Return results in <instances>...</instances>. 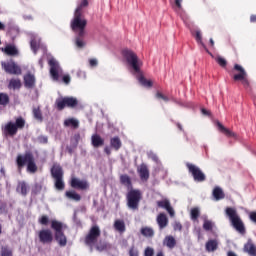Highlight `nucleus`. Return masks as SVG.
Returning <instances> with one entry per match:
<instances>
[{
  "mask_svg": "<svg viewBox=\"0 0 256 256\" xmlns=\"http://www.w3.org/2000/svg\"><path fill=\"white\" fill-rule=\"evenodd\" d=\"M1 256H13V250L9 246H2L0 251Z\"/></svg>",
  "mask_w": 256,
  "mask_h": 256,
  "instance_id": "obj_42",
  "label": "nucleus"
},
{
  "mask_svg": "<svg viewBox=\"0 0 256 256\" xmlns=\"http://www.w3.org/2000/svg\"><path fill=\"white\" fill-rule=\"evenodd\" d=\"M202 47L206 51V53H208V55H211L212 57H214L213 53H211V51H209V49L207 48V46L205 44H202Z\"/></svg>",
  "mask_w": 256,
  "mask_h": 256,
  "instance_id": "obj_56",
  "label": "nucleus"
},
{
  "mask_svg": "<svg viewBox=\"0 0 256 256\" xmlns=\"http://www.w3.org/2000/svg\"><path fill=\"white\" fill-rule=\"evenodd\" d=\"M226 215L229 217L230 223L238 231L241 235H245V224L239 214H237V210L233 208H226Z\"/></svg>",
  "mask_w": 256,
  "mask_h": 256,
  "instance_id": "obj_7",
  "label": "nucleus"
},
{
  "mask_svg": "<svg viewBox=\"0 0 256 256\" xmlns=\"http://www.w3.org/2000/svg\"><path fill=\"white\" fill-rule=\"evenodd\" d=\"M173 229L174 231H182L183 225L181 224V222H174Z\"/></svg>",
  "mask_w": 256,
  "mask_h": 256,
  "instance_id": "obj_51",
  "label": "nucleus"
},
{
  "mask_svg": "<svg viewBox=\"0 0 256 256\" xmlns=\"http://www.w3.org/2000/svg\"><path fill=\"white\" fill-rule=\"evenodd\" d=\"M35 82V75L31 74V72L24 75V87H26V89H33V87H35Z\"/></svg>",
  "mask_w": 256,
  "mask_h": 256,
  "instance_id": "obj_19",
  "label": "nucleus"
},
{
  "mask_svg": "<svg viewBox=\"0 0 256 256\" xmlns=\"http://www.w3.org/2000/svg\"><path fill=\"white\" fill-rule=\"evenodd\" d=\"M89 65H90V67H97V65H98L97 59H95V58L90 59Z\"/></svg>",
  "mask_w": 256,
  "mask_h": 256,
  "instance_id": "obj_54",
  "label": "nucleus"
},
{
  "mask_svg": "<svg viewBox=\"0 0 256 256\" xmlns=\"http://www.w3.org/2000/svg\"><path fill=\"white\" fill-rule=\"evenodd\" d=\"M104 153H106V155H111V148H109L108 146H106L105 148H104Z\"/></svg>",
  "mask_w": 256,
  "mask_h": 256,
  "instance_id": "obj_57",
  "label": "nucleus"
},
{
  "mask_svg": "<svg viewBox=\"0 0 256 256\" xmlns=\"http://www.w3.org/2000/svg\"><path fill=\"white\" fill-rule=\"evenodd\" d=\"M33 117L36 119V121H39L40 123L43 122V113L41 112L40 107L33 108L32 110Z\"/></svg>",
  "mask_w": 256,
  "mask_h": 256,
  "instance_id": "obj_37",
  "label": "nucleus"
},
{
  "mask_svg": "<svg viewBox=\"0 0 256 256\" xmlns=\"http://www.w3.org/2000/svg\"><path fill=\"white\" fill-rule=\"evenodd\" d=\"M217 127L220 133H223V135H225L226 137H237V134H235V132L224 127L223 124H221V122H217Z\"/></svg>",
  "mask_w": 256,
  "mask_h": 256,
  "instance_id": "obj_25",
  "label": "nucleus"
},
{
  "mask_svg": "<svg viewBox=\"0 0 256 256\" xmlns=\"http://www.w3.org/2000/svg\"><path fill=\"white\" fill-rule=\"evenodd\" d=\"M56 108L58 111H63L65 107H69L70 109H75L77 105H79V100L75 97H64V98H59L55 102Z\"/></svg>",
  "mask_w": 256,
  "mask_h": 256,
  "instance_id": "obj_12",
  "label": "nucleus"
},
{
  "mask_svg": "<svg viewBox=\"0 0 256 256\" xmlns=\"http://www.w3.org/2000/svg\"><path fill=\"white\" fill-rule=\"evenodd\" d=\"M63 83H65V85H69V83H71V76L69 75H64L62 78Z\"/></svg>",
  "mask_w": 256,
  "mask_h": 256,
  "instance_id": "obj_53",
  "label": "nucleus"
},
{
  "mask_svg": "<svg viewBox=\"0 0 256 256\" xmlns=\"http://www.w3.org/2000/svg\"><path fill=\"white\" fill-rule=\"evenodd\" d=\"M249 217L253 221V223H256V212H251Z\"/></svg>",
  "mask_w": 256,
  "mask_h": 256,
  "instance_id": "obj_55",
  "label": "nucleus"
},
{
  "mask_svg": "<svg viewBox=\"0 0 256 256\" xmlns=\"http://www.w3.org/2000/svg\"><path fill=\"white\" fill-rule=\"evenodd\" d=\"M97 251H103L105 249V246L96 245Z\"/></svg>",
  "mask_w": 256,
  "mask_h": 256,
  "instance_id": "obj_61",
  "label": "nucleus"
},
{
  "mask_svg": "<svg viewBox=\"0 0 256 256\" xmlns=\"http://www.w3.org/2000/svg\"><path fill=\"white\" fill-rule=\"evenodd\" d=\"M9 94L7 93H0V105H2V107H7V105H9Z\"/></svg>",
  "mask_w": 256,
  "mask_h": 256,
  "instance_id": "obj_39",
  "label": "nucleus"
},
{
  "mask_svg": "<svg viewBox=\"0 0 256 256\" xmlns=\"http://www.w3.org/2000/svg\"><path fill=\"white\" fill-rule=\"evenodd\" d=\"M164 245L168 247V249H175V245H177V240L173 236H166L164 239Z\"/></svg>",
  "mask_w": 256,
  "mask_h": 256,
  "instance_id": "obj_31",
  "label": "nucleus"
},
{
  "mask_svg": "<svg viewBox=\"0 0 256 256\" xmlns=\"http://www.w3.org/2000/svg\"><path fill=\"white\" fill-rule=\"evenodd\" d=\"M38 223H40V225H49V216L47 215H42L39 219H38Z\"/></svg>",
  "mask_w": 256,
  "mask_h": 256,
  "instance_id": "obj_46",
  "label": "nucleus"
},
{
  "mask_svg": "<svg viewBox=\"0 0 256 256\" xmlns=\"http://www.w3.org/2000/svg\"><path fill=\"white\" fill-rule=\"evenodd\" d=\"M155 255V250L151 247H147L144 251V256H153Z\"/></svg>",
  "mask_w": 256,
  "mask_h": 256,
  "instance_id": "obj_50",
  "label": "nucleus"
},
{
  "mask_svg": "<svg viewBox=\"0 0 256 256\" xmlns=\"http://www.w3.org/2000/svg\"><path fill=\"white\" fill-rule=\"evenodd\" d=\"M91 143H92V146L95 147V149H97L105 145V140L102 139V137L99 134H94L91 137Z\"/></svg>",
  "mask_w": 256,
  "mask_h": 256,
  "instance_id": "obj_22",
  "label": "nucleus"
},
{
  "mask_svg": "<svg viewBox=\"0 0 256 256\" xmlns=\"http://www.w3.org/2000/svg\"><path fill=\"white\" fill-rule=\"evenodd\" d=\"M28 189H29V187L27 186V183L22 181V182L18 183L16 191H17V193H21L23 195V197H26V195L28 193Z\"/></svg>",
  "mask_w": 256,
  "mask_h": 256,
  "instance_id": "obj_32",
  "label": "nucleus"
},
{
  "mask_svg": "<svg viewBox=\"0 0 256 256\" xmlns=\"http://www.w3.org/2000/svg\"><path fill=\"white\" fill-rule=\"evenodd\" d=\"M200 216H201V211L199 210V208L194 207L190 210L191 221H198Z\"/></svg>",
  "mask_w": 256,
  "mask_h": 256,
  "instance_id": "obj_36",
  "label": "nucleus"
},
{
  "mask_svg": "<svg viewBox=\"0 0 256 256\" xmlns=\"http://www.w3.org/2000/svg\"><path fill=\"white\" fill-rule=\"evenodd\" d=\"M186 167L188 169V173L192 175L196 183H203L204 181H207V176L205 175V173H203V170H201V168H199L197 165L187 162Z\"/></svg>",
  "mask_w": 256,
  "mask_h": 256,
  "instance_id": "obj_11",
  "label": "nucleus"
},
{
  "mask_svg": "<svg viewBox=\"0 0 256 256\" xmlns=\"http://www.w3.org/2000/svg\"><path fill=\"white\" fill-rule=\"evenodd\" d=\"M101 237V229L98 225H94L90 228L87 235L84 238V243L87 247L90 248L91 251H93V248L95 245H97V241H99V238Z\"/></svg>",
  "mask_w": 256,
  "mask_h": 256,
  "instance_id": "obj_9",
  "label": "nucleus"
},
{
  "mask_svg": "<svg viewBox=\"0 0 256 256\" xmlns=\"http://www.w3.org/2000/svg\"><path fill=\"white\" fill-rule=\"evenodd\" d=\"M195 39L197 41V43H199L200 45H203V36L201 35V31L198 30L195 32Z\"/></svg>",
  "mask_w": 256,
  "mask_h": 256,
  "instance_id": "obj_49",
  "label": "nucleus"
},
{
  "mask_svg": "<svg viewBox=\"0 0 256 256\" xmlns=\"http://www.w3.org/2000/svg\"><path fill=\"white\" fill-rule=\"evenodd\" d=\"M65 198L70 199L71 201H76V202L81 201V195L79 193H76L75 190L66 191Z\"/></svg>",
  "mask_w": 256,
  "mask_h": 256,
  "instance_id": "obj_26",
  "label": "nucleus"
},
{
  "mask_svg": "<svg viewBox=\"0 0 256 256\" xmlns=\"http://www.w3.org/2000/svg\"><path fill=\"white\" fill-rule=\"evenodd\" d=\"M137 172L141 181H145V182L149 181L150 174H149V167L147 166V164L142 163L138 167Z\"/></svg>",
  "mask_w": 256,
  "mask_h": 256,
  "instance_id": "obj_18",
  "label": "nucleus"
},
{
  "mask_svg": "<svg viewBox=\"0 0 256 256\" xmlns=\"http://www.w3.org/2000/svg\"><path fill=\"white\" fill-rule=\"evenodd\" d=\"M114 229H116V231H118L119 233H125V231H126L125 221L116 220L114 222Z\"/></svg>",
  "mask_w": 256,
  "mask_h": 256,
  "instance_id": "obj_34",
  "label": "nucleus"
},
{
  "mask_svg": "<svg viewBox=\"0 0 256 256\" xmlns=\"http://www.w3.org/2000/svg\"><path fill=\"white\" fill-rule=\"evenodd\" d=\"M156 205L160 209H165L170 217H175V210L173 209V206H171L169 199L159 200L156 202Z\"/></svg>",
  "mask_w": 256,
  "mask_h": 256,
  "instance_id": "obj_16",
  "label": "nucleus"
},
{
  "mask_svg": "<svg viewBox=\"0 0 256 256\" xmlns=\"http://www.w3.org/2000/svg\"><path fill=\"white\" fill-rule=\"evenodd\" d=\"M163 97H165V95H163V93H161V92L156 93V99H163Z\"/></svg>",
  "mask_w": 256,
  "mask_h": 256,
  "instance_id": "obj_60",
  "label": "nucleus"
},
{
  "mask_svg": "<svg viewBox=\"0 0 256 256\" xmlns=\"http://www.w3.org/2000/svg\"><path fill=\"white\" fill-rule=\"evenodd\" d=\"M50 174L52 179H54V187L57 191L65 190V181L63 177L65 173L63 172V167L59 163H54L50 169Z\"/></svg>",
  "mask_w": 256,
  "mask_h": 256,
  "instance_id": "obj_4",
  "label": "nucleus"
},
{
  "mask_svg": "<svg viewBox=\"0 0 256 256\" xmlns=\"http://www.w3.org/2000/svg\"><path fill=\"white\" fill-rule=\"evenodd\" d=\"M157 223L160 229H165V227L169 225V219L167 218V215H165V213H160L157 216Z\"/></svg>",
  "mask_w": 256,
  "mask_h": 256,
  "instance_id": "obj_23",
  "label": "nucleus"
},
{
  "mask_svg": "<svg viewBox=\"0 0 256 256\" xmlns=\"http://www.w3.org/2000/svg\"><path fill=\"white\" fill-rule=\"evenodd\" d=\"M25 129V118L23 116H18L14 118V121H8L1 126V131L3 137L6 139L9 137H15L19 131Z\"/></svg>",
  "mask_w": 256,
  "mask_h": 256,
  "instance_id": "obj_1",
  "label": "nucleus"
},
{
  "mask_svg": "<svg viewBox=\"0 0 256 256\" xmlns=\"http://www.w3.org/2000/svg\"><path fill=\"white\" fill-rule=\"evenodd\" d=\"M244 253L249 254L250 256H256V245L253 243V240L249 239L243 247Z\"/></svg>",
  "mask_w": 256,
  "mask_h": 256,
  "instance_id": "obj_20",
  "label": "nucleus"
},
{
  "mask_svg": "<svg viewBox=\"0 0 256 256\" xmlns=\"http://www.w3.org/2000/svg\"><path fill=\"white\" fill-rule=\"evenodd\" d=\"M250 22H251V23H256V14H252V15L250 16Z\"/></svg>",
  "mask_w": 256,
  "mask_h": 256,
  "instance_id": "obj_59",
  "label": "nucleus"
},
{
  "mask_svg": "<svg viewBox=\"0 0 256 256\" xmlns=\"http://www.w3.org/2000/svg\"><path fill=\"white\" fill-rule=\"evenodd\" d=\"M70 187L80 191H87V189H89V182H87V180H81L77 177H72L70 180Z\"/></svg>",
  "mask_w": 256,
  "mask_h": 256,
  "instance_id": "obj_15",
  "label": "nucleus"
},
{
  "mask_svg": "<svg viewBox=\"0 0 256 256\" xmlns=\"http://www.w3.org/2000/svg\"><path fill=\"white\" fill-rule=\"evenodd\" d=\"M205 248L208 253H213L219 249V241L217 239H210L206 242Z\"/></svg>",
  "mask_w": 256,
  "mask_h": 256,
  "instance_id": "obj_21",
  "label": "nucleus"
},
{
  "mask_svg": "<svg viewBox=\"0 0 256 256\" xmlns=\"http://www.w3.org/2000/svg\"><path fill=\"white\" fill-rule=\"evenodd\" d=\"M233 71L238 73L233 76V79L235 81H241L244 87H249V79L247 78V71H245V68L239 64H235Z\"/></svg>",
  "mask_w": 256,
  "mask_h": 256,
  "instance_id": "obj_13",
  "label": "nucleus"
},
{
  "mask_svg": "<svg viewBox=\"0 0 256 256\" xmlns=\"http://www.w3.org/2000/svg\"><path fill=\"white\" fill-rule=\"evenodd\" d=\"M143 199V193L141 190L132 189L126 194L127 207L132 211H139V205Z\"/></svg>",
  "mask_w": 256,
  "mask_h": 256,
  "instance_id": "obj_6",
  "label": "nucleus"
},
{
  "mask_svg": "<svg viewBox=\"0 0 256 256\" xmlns=\"http://www.w3.org/2000/svg\"><path fill=\"white\" fill-rule=\"evenodd\" d=\"M65 127H72L73 129H79V121L73 118L66 119L64 121Z\"/></svg>",
  "mask_w": 256,
  "mask_h": 256,
  "instance_id": "obj_35",
  "label": "nucleus"
},
{
  "mask_svg": "<svg viewBox=\"0 0 256 256\" xmlns=\"http://www.w3.org/2000/svg\"><path fill=\"white\" fill-rule=\"evenodd\" d=\"M214 225L215 224L213 223V221L205 218L204 223H203V229H204V231H213Z\"/></svg>",
  "mask_w": 256,
  "mask_h": 256,
  "instance_id": "obj_40",
  "label": "nucleus"
},
{
  "mask_svg": "<svg viewBox=\"0 0 256 256\" xmlns=\"http://www.w3.org/2000/svg\"><path fill=\"white\" fill-rule=\"evenodd\" d=\"M212 195L215 201H221V199L225 197V192H223V189H221V187L216 186L212 191Z\"/></svg>",
  "mask_w": 256,
  "mask_h": 256,
  "instance_id": "obj_28",
  "label": "nucleus"
},
{
  "mask_svg": "<svg viewBox=\"0 0 256 256\" xmlns=\"http://www.w3.org/2000/svg\"><path fill=\"white\" fill-rule=\"evenodd\" d=\"M81 17L82 13H74V18L71 21V29L74 31V33H78L79 37H85V27H87V20Z\"/></svg>",
  "mask_w": 256,
  "mask_h": 256,
  "instance_id": "obj_8",
  "label": "nucleus"
},
{
  "mask_svg": "<svg viewBox=\"0 0 256 256\" xmlns=\"http://www.w3.org/2000/svg\"><path fill=\"white\" fill-rule=\"evenodd\" d=\"M121 138L119 136L113 137L110 139V146L112 149H115V151H119L122 147Z\"/></svg>",
  "mask_w": 256,
  "mask_h": 256,
  "instance_id": "obj_29",
  "label": "nucleus"
},
{
  "mask_svg": "<svg viewBox=\"0 0 256 256\" xmlns=\"http://www.w3.org/2000/svg\"><path fill=\"white\" fill-rule=\"evenodd\" d=\"M27 165L28 173H37V164L35 163V156L33 153L26 152L23 154H18L16 157V167L18 171H22L23 167Z\"/></svg>",
  "mask_w": 256,
  "mask_h": 256,
  "instance_id": "obj_2",
  "label": "nucleus"
},
{
  "mask_svg": "<svg viewBox=\"0 0 256 256\" xmlns=\"http://www.w3.org/2000/svg\"><path fill=\"white\" fill-rule=\"evenodd\" d=\"M210 47H215V41L213 38H210Z\"/></svg>",
  "mask_w": 256,
  "mask_h": 256,
  "instance_id": "obj_63",
  "label": "nucleus"
},
{
  "mask_svg": "<svg viewBox=\"0 0 256 256\" xmlns=\"http://www.w3.org/2000/svg\"><path fill=\"white\" fill-rule=\"evenodd\" d=\"M227 256H237V254L233 251H228Z\"/></svg>",
  "mask_w": 256,
  "mask_h": 256,
  "instance_id": "obj_62",
  "label": "nucleus"
},
{
  "mask_svg": "<svg viewBox=\"0 0 256 256\" xmlns=\"http://www.w3.org/2000/svg\"><path fill=\"white\" fill-rule=\"evenodd\" d=\"M84 36H78L75 38V45L78 47V49H83L85 47V41H83Z\"/></svg>",
  "mask_w": 256,
  "mask_h": 256,
  "instance_id": "obj_43",
  "label": "nucleus"
},
{
  "mask_svg": "<svg viewBox=\"0 0 256 256\" xmlns=\"http://www.w3.org/2000/svg\"><path fill=\"white\" fill-rule=\"evenodd\" d=\"M7 33L9 35V37H11L12 40H15L17 38V35H19V27L15 26L13 24H9Z\"/></svg>",
  "mask_w": 256,
  "mask_h": 256,
  "instance_id": "obj_27",
  "label": "nucleus"
},
{
  "mask_svg": "<svg viewBox=\"0 0 256 256\" xmlns=\"http://www.w3.org/2000/svg\"><path fill=\"white\" fill-rule=\"evenodd\" d=\"M4 53L10 57H15V55H19V50H17V47L13 45H6L4 48Z\"/></svg>",
  "mask_w": 256,
  "mask_h": 256,
  "instance_id": "obj_30",
  "label": "nucleus"
},
{
  "mask_svg": "<svg viewBox=\"0 0 256 256\" xmlns=\"http://www.w3.org/2000/svg\"><path fill=\"white\" fill-rule=\"evenodd\" d=\"M181 3H183V0H175V5L178 9H181Z\"/></svg>",
  "mask_w": 256,
  "mask_h": 256,
  "instance_id": "obj_58",
  "label": "nucleus"
},
{
  "mask_svg": "<svg viewBox=\"0 0 256 256\" xmlns=\"http://www.w3.org/2000/svg\"><path fill=\"white\" fill-rule=\"evenodd\" d=\"M129 256H139V249L135 247V245H132L128 250Z\"/></svg>",
  "mask_w": 256,
  "mask_h": 256,
  "instance_id": "obj_45",
  "label": "nucleus"
},
{
  "mask_svg": "<svg viewBox=\"0 0 256 256\" xmlns=\"http://www.w3.org/2000/svg\"><path fill=\"white\" fill-rule=\"evenodd\" d=\"M48 65H50V75L53 81H57L59 79V63L52 58L48 61Z\"/></svg>",
  "mask_w": 256,
  "mask_h": 256,
  "instance_id": "obj_17",
  "label": "nucleus"
},
{
  "mask_svg": "<svg viewBox=\"0 0 256 256\" xmlns=\"http://www.w3.org/2000/svg\"><path fill=\"white\" fill-rule=\"evenodd\" d=\"M138 81L143 85V87H153V82L151 80H147L143 75L139 76Z\"/></svg>",
  "mask_w": 256,
  "mask_h": 256,
  "instance_id": "obj_41",
  "label": "nucleus"
},
{
  "mask_svg": "<svg viewBox=\"0 0 256 256\" xmlns=\"http://www.w3.org/2000/svg\"><path fill=\"white\" fill-rule=\"evenodd\" d=\"M41 139H42V141H41L42 143H47V141H48L47 137H42Z\"/></svg>",
  "mask_w": 256,
  "mask_h": 256,
  "instance_id": "obj_64",
  "label": "nucleus"
},
{
  "mask_svg": "<svg viewBox=\"0 0 256 256\" xmlns=\"http://www.w3.org/2000/svg\"><path fill=\"white\" fill-rule=\"evenodd\" d=\"M149 159H152V161H155L156 163L159 161V157H157V154L154 152H149L148 153Z\"/></svg>",
  "mask_w": 256,
  "mask_h": 256,
  "instance_id": "obj_52",
  "label": "nucleus"
},
{
  "mask_svg": "<svg viewBox=\"0 0 256 256\" xmlns=\"http://www.w3.org/2000/svg\"><path fill=\"white\" fill-rule=\"evenodd\" d=\"M1 68L7 73V75H16V77L23 75V69H21V66H19V64H17L13 59L2 61Z\"/></svg>",
  "mask_w": 256,
  "mask_h": 256,
  "instance_id": "obj_10",
  "label": "nucleus"
},
{
  "mask_svg": "<svg viewBox=\"0 0 256 256\" xmlns=\"http://www.w3.org/2000/svg\"><path fill=\"white\" fill-rule=\"evenodd\" d=\"M22 85L23 84L21 83V79L12 78V79H10V81L8 83V89H13V91H17V90L21 89Z\"/></svg>",
  "mask_w": 256,
  "mask_h": 256,
  "instance_id": "obj_24",
  "label": "nucleus"
},
{
  "mask_svg": "<svg viewBox=\"0 0 256 256\" xmlns=\"http://www.w3.org/2000/svg\"><path fill=\"white\" fill-rule=\"evenodd\" d=\"M87 5H89V1L82 0L80 5L76 8L75 13H81V11L83 10V7H87Z\"/></svg>",
  "mask_w": 256,
  "mask_h": 256,
  "instance_id": "obj_48",
  "label": "nucleus"
},
{
  "mask_svg": "<svg viewBox=\"0 0 256 256\" xmlns=\"http://www.w3.org/2000/svg\"><path fill=\"white\" fill-rule=\"evenodd\" d=\"M140 232L143 237H153L155 235V231L151 227H143Z\"/></svg>",
  "mask_w": 256,
  "mask_h": 256,
  "instance_id": "obj_38",
  "label": "nucleus"
},
{
  "mask_svg": "<svg viewBox=\"0 0 256 256\" xmlns=\"http://www.w3.org/2000/svg\"><path fill=\"white\" fill-rule=\"evenodd\" d=\"M30 47L34 53H37V51H39V44L37 43V40L32 39L30 41Z\"/></svg>",
  "mask_w": 256,
  "mask_h": 256,
  "instance_id": "obj_47",
  "label": "nucleus"
},
{
  "mask_svg": "<svg viewBox=\"0 0 256 256\" xmlns=\"http://www.w3.org/2000/svg\"><path fill=\"white\" fill-rule=\"evenodd\" d=\"M51 229L54 231V239L58 243L59 247L67 246V236L65 235V229H67V225L63 224L60 221L52 220L51 221Z\"/></svg>",
  "mask_w": 256,
  "mask_h": 256,
  "instance_id": "obj_3",
  "label": "nucleus"
},
{
  "mask_svg": "<svg viewBox=\"0 0 256 256\" xmlns=\"http://www.w3.org/2000/svg\"><path fill=\"white\" fill-rule=\"evenodd\" d=\"M39 243L51 245L53 243V232L50 229H42L38 232Z\"/></svg>",
  "mask_w": 256,
  "mask_h": 256,
  "instance_id": "obj_14",
  "label": "nucleus"
},
{
  "mask_svg": "<svg viewBox=\"0 0 256 256\" xmlns=\"http://www.w3.org/2000/svg\"><path fill=\"white\" fill-rule=\"evenodd\" d=\"M216 63H218V65H220L223 69H225V67H227V60L221 56H217L215 58Z\"/></svg>",
  "mask_w": 256,
  "mask_h": 256,
  "instance_id": "obj_44",
  "label": "nucleus"
},
{
  "mask_svg": "<svg viewBox=\"0 0 256 256\" xmlns=\"http://www.w3.org/2000/svg\"><path fill=\"white\" fill-rule=\"evenodd\" d=\"M120 183L121 185H124L125 187H127L128 189L132 187V183H131V177H129V175L127 174H122L120 176Z\"/></svg>",
  "mask_w": 256,
  "mask_h": 256,
  "instance_id": "obj_33",
  "label": "nucleus"
},
{
  "mask_svg": "<svg viewBox=\"0 0 256 256\" xmlns=\"http://www.w3.org/2000/svg\"><path fill=\"white\" fill-rule=\"evenodd\" d=\"M122 57H124L128 65L132 67L135 73H141V66L143 65V62L139 60V57L135 52H133V50L124 49L122 51Z\"/></svg>",
  "mask_w": 256,
  "mask_h": 256,
  "instance_id": "obj_5",
  "label": "nucleus"
}]
</instances>
